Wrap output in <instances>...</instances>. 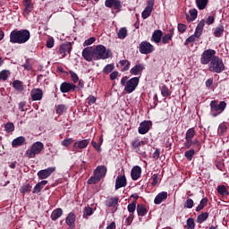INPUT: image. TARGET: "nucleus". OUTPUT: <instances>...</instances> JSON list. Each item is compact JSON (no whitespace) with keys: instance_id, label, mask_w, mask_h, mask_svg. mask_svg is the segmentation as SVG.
Listing matches in <instances>:
<instances>
[{"instance_id":"obj_1","label":"nucleus","mask_w":229,"mask_h":229,"mask_svg":"<svg viewBox=\"0 0 229 229\" xmlns=\"http://www.w3.org/2000/svg\"><path fill=\"white\" fill-rule=\"evenodd\" d=\"M31 34L28 30H13L10 34V42L12 44H26Z\"/></svg>"},{"instance_id":"obj_2","label":"nucleus","mask_w":229,"mask_h":229,"mask_svg":"<svg viewBox=\"0 0 229 229\" xmlns=\"http://www.w3.org/2000/svg\"><path fill=\"white\" fill-rule=\"evenodd\" d=\"M139 77H133L131 80H128V77L125 76L122 78L121 85L122 87H124V90L127 94H131V92H133L139 86Z\"/></svg>"},{"instance_id":"obj_3","label":"nucleus","mask_w":229,"mask_h":229,"mask_svg":"<svg viewBox=\"0 0 229 229\" xmlns=\"http://www.w3.org/2000/svg\"><path fill=\"white\" fill-rule=\"evenodd\" d=\"M208 71L210 72L221 74V72L225 71V63H223V59L217 55L214 57L208 64Z\"/></svg>"},{"instance_id":"obj_4","label":"nucleus","mask_w":229,"mask_h":229,"mask_svg":"<svg viewBox=\"0 0 229 229\" xmlns=\"http://www.w3.org/2000/svg\"><path fill=\"white\" fill-rule=\"evenodd\" d=\"M95 60H106L112 56V51L103 45H98L95 48Z\"/></svg>"},{"instance_id":"obj_5","label":"nucleus","mask_w":229,"mask_h":229,"mask_svg":"<svg viewBox=\"0 0 229 229\" xmlns=\"http://www.w3.org/2000/svg\"><path fill=\"white\" fill-rule=\"evenodd\" d=\"M42 149H44V143L36 141L31 145L30 148L26 150V157H28V158H35L37 155L42 153Z\"/></svg>"},{"instance_id":"obj_6","label":"nucleus","mask_w":229,"mask_h":229,"mask_svg":"<svg viewBox=\"0 0 229 229\" xmlns=\"http://www.w3.org/2000/svg\"><path fill=\"white\" fill-rule=\"evenodd\" d=\"M211 112H216V114L212 113L213 117H217L219 114H223L225 112V108H226V102L221 101L217 104V100H212L210 103Z\"/></svg>"},{"instance_id":"obj_7","label":"nucleus","mask_w":229,"mask_h":229,"mask_svg":"<svg viewBox=\"0 0 229 229\" xmlns=\"http://www.w3.org/2000/svg\"><path fill=\"white\" fill-rule=\"evenodd\" d=\"M216 50L214 49H208L205 50L200 57V64L202 65H209L210 62L216 58Z\"/></svg>"},{"instance_id":"obj_8","label":"nucleus","mask_w":229,"mask_h":229,"mask_svg":"<svg viewBox=\"0 0 229 229\" xmlns=\"http://www.w3.org/2000/svg\"><path fill=\"white\" fill-rule=\"evenodd\" d=\"M139 51L140 53H141V55H149L150 53H153V51H155V47L149 42L142 41L140 44Z\"/></svg>"},{"instance_id":"obj_9","label":"nucleus","mask_w":229,"mask_h":229,"mask_svg":"<svg viewBox=\"0 0 229 229\" xmlns=\"http://www.w3.org/2000/svg\"><path fill=\"white\" fill-rule=\"evenodd\" d=\"M82 56L86 62L95 60V51L92 47H88L82 50Z\"/></svg>"},{"instance_id":"obj_10","label":"nucleus","mask_w":229,"mask_h":229,"mask_svg":"<svg viewBox=\"0 0 229 229\" xmlns=\"http://www.w3.org/2000/svg\"><path fill=\"white\" fill-rule=\"evenodd\" d=\"M55 171L56 167L55 166L40 170L38 172V177L39 178V180H46V178H49L51 174H53V173H55Z\"/></svg>"},{"instance_id":"obj_11","label":"nucleus","mask_w":229,"mask_h":229,"mask_svg":"<svg viewBox=\"0 0 229 229\" xmlns=\"http://www.w3.org/2000/svg\"><path fill=\"white\" fill-rule=\"evenodd\" d=\"M71 51H72V44H71L70 42L64 43L60 46L59 53L60 55H62L63 58H65L67 55H70Z\"/></svg>"},{"instance_id":"obj_12","label":"nucleus","mask_w":229,"mask_h":229,"mask_svg":"<svg viewBox=\"0 0 229 229\" xmlns=\"http://www.w3.org/2000/svg\"><path fill=\"white\" fill-rule=\"evenodd\" d=\"M151 121H144L140 123V126L138 128V131L140 135H146L149 131V129L151 128Z\"/></svg>"},{"instance_id":"obj_13","label":"nucleus","mask_w":229,"mask_h":229,"mask_svg":"<svg viewBox=\"0 0 229 229\" xmlns=\"http://www.w3.org/2000/svg\"><path fill=\"white\" fill-rule=\"evenodd\" d=\"M105 6L106 8H114V10H117L118 12L121 11V8H123V4H121V0H106L105 1Z\"/></svg>"},{"instance_id":"obj_14","label":"nucleus","mask_w":229,"mask_h":229,"mask_svg":"<svg viewBox=\"0 0 229 229\" xmlns=\"http://www.w3.org/2000/svg\"><path fill=\"white\" fill-rule=\"evenodd\" d=\"M60 90L63 94L76 90V85L69 82H63L60 86Z\"/></svg>"},{"instance_id":"obj_15","label":"nucleus","mask_w":229,"mask_h":229,"mask_svg":"<svg viewBox=\"0 0 229 229\" xmlns=\"http://www.w3.org/2000/svg\"><path fill=\"white\" fill-rule=\"evenodd\" d=\"M153 6H155V2H153V0H149L148 2L147 7L141 13L142 19H148V17L151 15V12H153Z\"/></svg>"},{"instance_id":"obj_16","label":"nucleus","mask_w":229,"mask_h":229,"mask_svg":"<svg viewBox=\"0 0 229 229\" xmlns=\"http://www.w3.org/2000/svg\"><path fill=\"white\" fill-rule=\"evenodd\" d=\"M32 101H40L44 96V91L40 89H33L30 92Z\"/></svg>"},{"instance_id":"obj_17","label":"nucleus","mask_w":229,"mask_h":229,"mask_svg":"<svg viewBox=\"0 0 229 229\" xmlns=\"http://www.w3.org/2000/svg\"><path fill=\"white\" fill-rule=\"evenodd\" d=\"M89 146V140H82L75 142L73 144V151H78L79 149H85Z\"/></svg>"},{"instance_id":"obj_18","label":"nucleus","mask_w":229,"mask_h":229,"mask_svg":"<svg viewBox=\"0 0 229 229\" xmlns=\"http://www.w3.org/2000/svg\"><path fill=\"white\" fill-rule=\"evenodd\" d=\"M144 71V64H139L132 67L130 71L131 74L133 76H140Z\"/></svg>"},{"instance_id":"obj_19","label":"nucleus","mask_w":229,"mask_h":229,"mask_svg":"<svg viewBox=\"0 0 229 229\" xmlns=\"http://www.w3.org/2000/svg\"><path fill=\"white\" fill-rule=\"evenodd\" d=\"M94 174L95 176H97V178L101 180V178H103V176L106 174V166L105 165L98 166L94 171Z\"/></svg>"},{"instance_id":"obj_20","label":"nucleus","mask_w":229,"mask_h":229,"mask_svg":"<svg viewBox=\"0 0 229 229\" xmlns=\"http://www.w3.org/2000/svg\"><path fill=\"white\" fill-rule=\"evenodd\" d=\"M167 191H161L158 193L154 199L155 205H160V203L165 201V199H167Z\"/></svg>"},{"instance_id":"obj_21","label":"nucleus","mask_w":229,"mask_h":229,"mask_svg":"<svg viewBox=\"0 0 229 229\" xmlns=\"http://www.w3.org/2000/svg\"><path fill=\"white\" fill-rule=\"evenodd\" d=\"M141 173H142V168H140V166L139 165L134 166L131 172V179L134 181L140 179Z\"/></svg>"},{"instance_id":"obj_22","label":"nucleus","mask_w":229,"mask_h":229,"mask_svg":"<svg viewBox=\"0 0 229 229\" xmlns=\"http://www.w3.org/2000/svg\"><path fill=\"white\" fill-rule=\"evenodd\" d=\"M126 177L123 175H118L115 181V190L126 187Z\"/></svg>"},{"instance_id":"obj_23","label":"nucleus","mask_w":229,"mask_h":229,"mask_svg":"<svg viewBox=\"0 0 229 229\" xmlns=\"http://www.w3.org/2000/svg\"><path fill=\"white\" fill-rule=\"evenodd\" d=\"M75 222H76V216L74 215V213H69L66 217V225L70 226V229H74Z\"/></svg>"},{"instance_id":"obj_24","label":"nucleus","mask_w":229,"mask_h":229,"mask_svg":"<svg viewBox=\"0 0 229 229\" xmlns=\"http://www.w3.org/2000/svg\"><path fill=\"white\" fill-rule=\"evenodd\" d=\"M203 28H205V20H201L195 30V37L199 38L203 33Z\"/></svg>"},{"instance_id":"obj_25","label":"nucleus","mask_w":229,"mask_h":229,"mask_svg":"<svg viewBox=\"0 0 229 229\" xmlns=\"http://www.w3.org/2000/svg\"><path fill=\"white\" fill-rule=\"evenodd\" d=\"M23 5L25 6L24 13L28 15L33 10V2L31 0H23Z\"/></svg>"},{"instance_id":"obj_26","label":"nucleus","mask_w":229,"mask_h":229,"mask_svg":"<svg viewBox=\"0 0 229 229\" xmlns=\"http://www.w3.org/2000/svg\"><path fill=\"white\" fill-rule=\"evenodd\" d=\"M193 144L199 146V141L198 140H192L191 138H185L184 148H186V149H189Z\"/></svg>"},{"instance_id":"obj_27","label":"nucleus","mask_w":229,"mask_h":229,"mask_svg":"<svg viewBox=\"0 0 229 229\" xmlns=\"http://www.w3.org/2000/svg\"><path fill=\"white\" fill-rule=\"evenodd\" d=\"M152 40L155 41L156 44L160 43V41L162 40V30H155L152 34Z\"/></svg>"},{"instance_id":"obj_28","label":"nucleus","mask_w":229,"mask_h":229,"mask_svg":"<svg viewBox=\"0 0 229 229\" xmlns=\"http://www.w3.org/2000/svg\"><path fill=\"white\" fill-rule=\"evenodd\" d=\"M62 214H64V211L62 208H56L55 209L51 214V219L52 221H56L59 217H62Z\"/></svg>"},{"instance_id":"obj_29","label":"nucleus","mask_w":229,"mask_h":229,"mask_svg":"<svg viewBox=\"0 0 229 229\" xmlns=\"http://www.w3.org/2000/svg\"><path fill=\"white\" fill-rule=\"evenodd\" d=\"M26 141V138L20 136L14 139L12 142L13 148H17L18 146H22L23 142Z\"/></svg>"},{"instance_id":"obj_30","label":"nucleus","mask_w":229,"mask_h":229,"mask_svg":"<svg viewBox=\"0 0 229 229\" xmlns=\"http://www.w3.org/2000/svg\"><path fill=\"white\" fill-rule=\"evenodd\" d=\"M208 204V199L204 198L200 200L199 206L196 208V212H201Z\"/></svg>"},{"instance_id":"obj_31","label":"nucleus","mask_w":229,"mask_h":229,"mask_svg":"<svg viewBox=\"0 0 229 229\" xmlns=\"http://www.w3.org/2000/svg\"><path fill=\"white\" fill-rule=\"evenodd\" d=\"M225 33V26L218 25L214 30V36L219 38Z\"/></svg>"},{"instance_id":"obj_32","label":"nucleus","mask_w":229,"mask_h":229,"mask_svg":"<svg viewBox=\"0 0 229 229\" xmlns=\"http://www.w3.org/2000/svg\"><path fill=\"white\" fill-rule=\"evenodd\" d=\"M119 64H120V65H121L122 67H123V68L122 69V72H126V71H129V70H130V65H131V64L130 61H128V60H121V61L119 62Z\"/></svg>"},{"instance_id":"obj_33","label":"nucleus","mask_w":229,"mask_h":229,"mask_svg":"<svg viewBox=\"0 0 229 229\" xmlns=\"http://www.w3.org/2000/svg\"><path fill=\"white\" fill-rule=\"evenodd\" d=\"M117 203H119V198H117V197L108 199L106 201V207H109V208L110 207H115L117 205Z\"/></svg>"},{"instance_id":"obj_34","label":"nucleus","mask_w":229,"mask_h":229,"mask_svg":"<svg viewBox=\"0 0 229 229\" xmlns=\"http://www.w3.org/2000/svg\"><path fill=\"white\" fill-rule=\"evenodd\" d=\"M13 87L15 89V90H17V92H22V90H24V87L22 86V82L21 81H14Z\"/></svg>"},{"instance_id":"obj_35","label":"nucleus","mask_w":229,"mask_h":229,"mask_svg":"<svg viewBox=\"0 0 229 229\" xmlns=\"http://www.w3.org/2000/svg\"><path fill=\"white\" fill-rule=\"evenodd\" d=\"M207 219H208V213H207V212L201 213L197 217V223H199V225H201V223H205V221H207Z\"/></svg>"},{"instance_id":"obj_36","label":"nucleus","mask_w":229,"mask_h":229,"mask_svg":"<svg viewBox=\"0 0 229 229\" xmlns=\"http://www.w3.org/2000/svg\"><path fill=\"white\" fill-rule=\"evenodd\" d=\"M117 37L122 40L126 38V37H128V30H126V28H121L117 33Z\"/></svg>"},{"instance_id":"obj_37","label":"nucleus","mask_w":229,"mask_h":229,"mask_svg":"<svg viewBox=\"0 0 229 229\" xmlns=\"http://www.w3.org/2000/svg\"><path fill=\"white\" fill-rule=\"evenodd\" d=\"M208 4V0H196V4L199 10H205Z\"/></svg>"},{"instance_id":"obj_38","label":"nucleus","mask_w":229,"mask_h":229,"mask_svg":"<svg viewBox=\"0 0 229 229\" xmlns=\"http://www.w3.org/2000/svg\"><path fill=\"white\" fill-rule=\"evenodd\" d=\"M216 191H217L218 194H220L221 196H227V194H228V190L226 189V186H225V185L217 186Z\"/></svg>"},{"instance_id":"obj_39","label":"nucleus","mask_w":229,"mask_h":229,"mask_svg":"<svg viewBox=\"0 0 229 229\" xmlns=\"http://www.w3.org/2000/svg\"><path fill=\"white\" fill-rule=\"evenodd\" d=\"M190 13V17L188 19V21H196L197 17H198V10L196 9H191L189 11Z\"/></svg>"},{"instance_id":"obj_40","label":"nucleus","mask_w":229,"mask_h":229,"mask_svg":"<svg viewBox=\"0 0 229 229\" xmlns=\"http://www.w3.org/2000/svg\"><path fill=\"white\" fill-rule=\"evenodd\" d=\"M137 212H138V216H144L146 214H148V210H146V208L142 205H138Z\"/></svg>"},{"instance_id":"obj_41","label":"nucleus","mask_w":229,"mask_h":229,"mask_svg":"<svg viewBox=\"0 0 229 229\" xmlns=\"http://www.w3.org/2000/svg\"><path fill=\"white\" fill-rule=\"evenodd\" d=\"M227 130H228V126H226L225 123H220L218 126V134L224 135L225 133H226Z\"/></svg>"},{"instance_id":"obj_42","label":"nucleus","mask_w":229,"mask_h":229,"mask_svg":"<svg viewBox=\"0 0 229 229\" xmlns=\"http://www.w3.org/2000/svg\"><path fill=\"white\" fill-rule=\"evenodd\" d=\"M140 146H144V141L140 140H135L132 142V148L133 149H136V151H139V148H140Z\"/></svg>"},{"instance_id":"obj_43","label":"nucleus","mask_w":229,"mask_h":229,"mask_svg":"<svg viewBox=\"0 0 229 229\" xmlns=\"http://www.w3.org/2000/svg\"><path fill=\"white\" fill-rule=\"evenodd\" d=\"M196 135V131L194 130V128H190L187 131H186V135L185 138L186 139H194Z\"/></svg>"},{"instance_id":"obj_44","label":"nucleus","mask_w":229,"mask_h":229,"mask_svg":"<svg viewBox=\"0 0 229 229\" xmlns=\"http://www.w3.org/2000/svg\"><path fill=\"white\" fill-rule=\"evenodd\" d=\"M65 110H67V106H65V105H58L55 106V112H56V114H59L60 115H62V114H64V112H65Z\"/></svg>"},{"instance_id":"obj_45","label":"nucleus","mask_w":229,"mask_h":229,"mask_svg":"<svg viewBox=\"0 0 229 229\" xmlns=\"http://www.w3.org/2000/svg\"><path fill=\"white\" fill-rule=\"evenodd\" d=\"M170 40H173V33L165 34V35L161 38V41H162L164 44H169V41H170Z\"/></svg>"},{"instance_id":"obj_46","label":"nucleus","mask_w":229,"mask_h":229,"mask_svg":"<svg viewBox=\"0 0 229 229\" xmlns=\"http://www.w3.org/2000/svg\"><path fill=\"white\" fill-rule=\"evenodd\" d=\"M196 38H199L198 36H196V32H194V35L190 36L186 41L184 42V46H189L191 42H196Z\"/></svg>"},{"instance_id":"obj_47","label":"nucleus","mask_w":229,"mask_h":229,"mask_svg":"<svg viewBox=\"0 0 229 229\" xmlns=\"http://www.w3.org/2000/svg\"><path fill=\"white\" fill-rule=\"evenodd\" d=\"M114 69H115V66L114 64H107L105 66L103 72L105 74H109V72H112V71H114Z\"/></svg>"},{"instance_id":"obj_48","label":"nucleus","mask_w":229,"mask_h":229,"mask_svg":"<svg viewBox=\"0 0 229 229\" xmlns=\"http://www.w3.org/2000/svg\"><path fill=\"white\" fill-rule=\"evenodd\" d=\"M186 225L187 229H194V227L196 226V224L194 223V218H188Z\"/></svg>"},{"instance_id":"obj_49","label":"nucleus","mask_w":229,"mask_h":229,"mask_svg":"<svg viewBox=\"0 0 229 229\" xmlns=\"http://www.w3.org/2000/svg\"><path fill=\"white\" fill-rule=\"evenodd\" d=\"M4 129L7 133H11V131H13V130H15V125H13V123H8L4 125Z\"/></svg>"},{"instance_id":"obj_50","label":"nucleus","mask_w":229,"mask_h":229,"mask_svg":"<svg viewBox=\"0 0 229 229\" xmlns=\"http://www.w3.org/2000/svg\"><path fill=\"white\" fill-rule=\"evenodd\" d=\"M161 94L164 98H169V96H171V94L169 93V89L167 88V86H163L162 87Z\"/></svg>"},{"instance_id":"obj_51","label":"nucleus","mask_w":229,"mask_h":229,"mask_svg":"<svg viewBox=\"0 0 229 229\" xmlns=\"http://www.w3.org/2000/svg\"><path fill=\"white\" fill-rule=\"evenodd\" d=\"M194 207V200L192 199H187L184 202V208H192Z\"/></svg>"},{"instance_id":"obj_52","label":"nucleus","mask_w":229,"mask_h":229,"mask_svg":"<svg viewBox=\"0 0 229 229\" xmlns=\"http://www.w3.org/2000/svg\"><path fill=\"white\" fill-rule=\"evenodd\" d=\"M72 142H74V140H72V138H67L62 141V146H64V148H69Z\"/></svg>"},{"instance_id":"obj_53","label":"nucleus","mask_w":229,"mask_h":229,"mask_svg":"<svg viewBox=\"0 0 229 229\" xmlns=\"http://www.w3.org/2000/svg\"><path fill=\"white\" fill-rule=\"evenodd\" d=\"M194 149H190L184 153V157L187 158V160H192V157H194Z\"/></svg>"},{"instance_id":"obj_54","label":"nucleus","mask_w":229,"mask_h":229,"mask_svg":"<svg viewBox=\"0 0 229 229\" xmlns=\"http://www.w3.org/2000/svg\"><path fill=\"white\" fill-rule=\"evenodd\" d=\"M127 208L131 214H133V212H135V209L137 208V202L134 201V202L129 204Z\"/></svg>"},{"instance_id":"obj_55","label":"nucleus","mask_w":229,"mask_h":229,"mask_svg":"<svg viewBox=\"0 0 229 229\" xmlns=\"http://www.w3.org/2000/svg\"><path fill=\"white\" fill-rule=\"evenodd\" d=\"M99 180H101V179L98 178V176L96 174H94L93 177H90L88 180V183H89V185H92L93 183H98V182H99Z\"/></svg>"},{"instance_id":"obj_56","label":"nucleus","mask_w":229,"mask_h":229,"mask_svg":"<svg viewBox=\"0 0 229 229\" xmlns=\"http://www.w3.org/2000/svg\"><path fill=\"white\" fill-rule=\"evenodd\" d=\"M70 75L73 83H78V81H80V77H78V74H76V72L71 71Z\"/></svg>"},{"instance_id":"obj_57","label":"nucleus","mask_w":229,"mask_h":229,"mask_svg":"<svg viewBox=\"0 0 229 229\" xmlns=\"http://www.w3.org/2000/svg\"><path fill=\"white\" fill-rule=\"evenodd\" d=\"M96 42V38H89V39L85 40L83 43L84 47L87 46H91V44H94Z\"/></svg>"},{"instance_id":"obj_58","label":"nucleus","mask_w":229,"mask_h":229,"mask_svg":"<svg viewBox=\"0 0 229 229\" xmlns=\"http://www.w3.org/2000/svg\"><path fill=\"white\" fill-rule=\"evenodd\" d=\"M177 28L180 33H185V31L187 30V26H185V24L183 23H179Z\"/></svg>"},{"instance_id":"obj_59","label":"nucleus","mask_w":229,"mask_h":229,"mask_svg":"<svg viewBox=\"0 0 229 229\" xmlns=\"http://www.w3.org/2000/svg\"><path fill=\"white\" fill-rule=\"evenodd\" d=\"M0 80H3L4 81H6V80H8V72L2 71L0 72Z\"/></svg>"},{"instance_id":"obj_60","label":"nucleus","mask_w":229,"mask_h":229,"mask_svg":"<svg viewBox=\"0 0 229 229\" xmlns=\"http://www.w3.org/2000/svg\"><path fill=\"white\" fill-rule=\"evenodd\" d=\"M41 191L42 186L40 185V183L38 182V184H36V186L34 187L33 194H38V192H40Z\"/></svg>"},{"instance_id":"obj_61","label":"nucleus","mask_w":229,"mask_h":229,"mask_svg":"<svg viewBox=\"0 0 229 229\" xmlns=\"http://www.w3.org/2000/svg\"><path fill=\"white\" fill-rule=\"evenodd\" d=\"M30 191H31V187L30 186V184H26L25 186H23V187L21 189V191L23 194H26V192H30Z\"/></svg>"},{"instance_id":"obj_62","label":"nucleus","mask_w":229,"mask_h":229,"mask_svg":"<svg viewBox=\"0 0 229 229\" xmlns=\"http://www.w3.org/2000/svg\"><path fill=\"white\" fill-rule=\"evenodd\" d=\"M214 21H216V18L214 16H208L206 21V24H208V26H210V24H214Z\"/></svg>"},{"instance_id":"obj_63","label":"nucleus","mask_w":229,"mask_h":229,"mask_svg":"<svg viewBox=\"0 0 229 229\" xmlns=\"http://www.w3.org/2000/svg\"><path fill=\"white\" fill-rule=\"evenodd\" d=\"M84 216H92V208H85Z\"/></svg>"},{"instance_id":"obj_64","label":"nucleus","mask_w":229,"mask_h":229,"mask_svg":"<svg viewBox=\"0 0 229 229\" xmlns=\"http://www.w3.org/2000/svg\"><path fill=\"white\" fill-rule=\"evenodd\" d=\"M88 103H89V105H94V103H96V97L89 96L88 98Z\"/></svg>"}]
</instances>
